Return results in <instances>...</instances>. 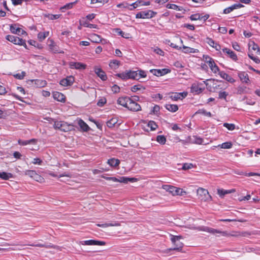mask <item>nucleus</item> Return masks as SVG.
<instances>
[{"mask_svg": "<svg viewBox=\"0 0 260 260\" xmlns=\"http://www.w3.org/2000/svg\"><path fill=\"white\" fill-rule=\"evenodd\" d=\"M201 231H205L208 233H210L212 234L215 235L216 234H220L221 236L224 237H238V236H245L246 233H240L237 232H233L232 233L230 234L227 231H222L214 229L209 227H203L200 229Z\"/></svg>", "mask_w": 260, "mask_h": 260, "instance_id": "obj_1", "label": "nucleus"}, {"mask_svg": "<svg viewBox=\"0 0 260 260\" xmlns=\"http://www.w3.org/2000/svg\"><path fill=\"white\" fill-rule=\"evenodd\" d=\"M162 188L173 196H183L184 193H186V192L182 189L170 185H164L162 186Z\"/></svg>", "mask_w": 260, "mask_h": 260, "instance_id": "obj_2", "label": "nucleus"}, {"mask_svg": "<svg viewBox=\"0 0 260 260\" xmlns=\"http://www.w3.org/2000/svg\"><path fill=\"white\" fill-rule=\"evenodd\" d=\"M197 192L199 199L202 201L209 202L212 200V197L206 189L200 187L198 189Z\"/></svg>", "mask_w": 260, "mask_h": 260, "instance_id": "obj_3", "label": "nucleus"}, {"mask_svg": "<svg viewBox=\"0 0 260 260\" xmlns=\"http://www.w3.org/2000/svg\"><path fill=\"white\" fill-rule=\"evenodd\" d=\"M182 239L181 236H173L171 235V240L174 245V247L170 248V250H178L180 251L182 249L183 246V243L180 241V240Z\"/></svg>", "mask_w": 260, "mask_h": 260, "instance_id": "obj_4", "label": "nucleus"}, {"mask_svg": "<svg viewBox=\"0 0 260 260\" xmlns=\"http://www.w3.org/2000/svg\"><path fill=\"white\" fill-rule=\"evenodd\" d=\"M6 39L8 41L14 43V44L23 46L25 47H26V44L25 43V40H23L22 39L19 38L18 37L12 35H7L6 37Z\"/></svg>", "mask_w": 260, "mask_h": 260, "instance_id": "obj_5", "label": "nucleus"}, {"mask_svg": "<svg viewBox=\"0 0 260 260\" xmlns=\"http://www.w3.org/2000/svg\"><path fill=\"white\" fill-rule=\"evenodd\" d=\"M206 62L208 63L210 69L214 73H216L219 71V69L218 66L216 64L213 59L208 56L205 57Z\"/></svg>", "mask_w": 260, "mask_h": 260, "instance_id": "obj_6", "label": "nucleus"}, {"mask_svg": "<svg viewBox=\"0 0 260 260\" xmlns=\"http://www.w3.org/2000/svg\"><path fill=\"white\" fill-rule=\"evenodd\" d=\"M128 110L133 111H138L141 110V107L140 105L131 98L130 101L128 103L127 108Z\"/></svg>", "mask_w": 260, "mask_h": 260, "instance_id": "obj_7", "label": "nucleus"}, {"mask_svg": "<svg viewBox=\"0 0 260 260\" xmlns=\"http://www.w3.org/2000/svg\"><path fill=\"white\" fill-rule=\"evenodd\" d=\"M48 41L50 42L49 44V47L50 50L54 53H63L64 52L60 51L59 47L55 44L54 41L52 39H48Z\"/></svg>", "mask_w": 260, "mask_h": 260, "instance_id": "obj_8", "label": "nucleus"}, {"mask_svg": "<svg viewBox=\"0 0 260 260\" xmlns=\"http://www.w3.org/2000/svg\"><path fill=\"white\" fill-rule=\"evenodd\" d=\"M81 244L85 245H104L105 242L104 241L95 240H89L86 241H83L81 242Z\"/></svg>", "mask_w": 260, "mask_h": 260, "instance_id": "obj_9", "label": "nucleus"}, {"mask_svg": "<svg viewBox=\"0 0 260 260\" xmlns=\"http://www.w3.org/2000/svg\"><path fill=\"white\" fill-rule=\"evenodd\" d=\"M150 72L154 75L156 76H161L170 72V70L167 69H151Z\"/></svg>", "mask_w": 260, "mask_h": 260, "instance_id": "obj_10", "label": "nucleus"}, {"mask_svg": "<svg viewBox=\"0 0 260 260\" xmlns=\"http://www.w3.org/2000/svg\"><path fill=\"white\" fill-rule=\"evenodd\" d=\"M69 66L71 69L77 70H84L86 68V65L79 62L71 61L69 63Z\"/></svg>", "mask_w": 260, "mask_h": 260, "instance_id": "obj_11", "label": "nucleus"}, {"mask_svg": "<svg viewBox=\"0 0 260 260\" xmlns=\"http://www.w3.org/2000/svg\"><path fill=\"white\" fill-rule=\"evenodd\" d=\"M74 82L73 76H70L60 80V84L63 86H71Z\"/></svg>", "mask_w": 260, "mask_h": 260, "instance_id": "obj_12", "label": "nucleus"}, {"mask_svg": "<svg viewBox=\"0 0 260 260\" xmlns=\"http://www.w3.org/2000/svg\"><path fill=\"white\" fill-rule=\"evenodd\" d=\"M11 32L18 35L26 34V32L20 28L17 27L16 24H11L10 26Z\"/></svg>", "mask_w": 260, "mask_h": 260, "instance_id": "obj_13", "label": "nucleus"}, {"mask_svg": "<svg viewBox=\"0 0 260 260\" xmlns=\"http://www.w3.org/2000/svg\"><path fill=\"white\" fill-rule=\"evenodd\" d=\"M94 72L102 80L106 81L107 80V77L106 73L102 69L96 67L94 68Z\"/></svg>", "mask_w": 260, "mask_h": 260, "instance_id": "obj_14", "label": "nucleus"}, {"mask_svg": "<svg viewBox=\"0 0 260 260\" xmlns=\"http://www.w3.org/2000/svg\"><path fill=\"white\" fill-rule=\"evenodd\" d=\"M131 98L128 96H122L118 98L117 103L124 107L127 108Z\"/></svg>", "mask_w": 260, "mask_h": 260, "instance_id": "obj_15", "label": "nucleus"}, {"mask_svg": "<svg viewBox=\"0 0 260 260\" xmlns=\"http://www.w3.org/2000/svg\"><path fill=\"white\" fill-rule=\"evenodd\" d=\"M201 85V84H193L191 87V92L194 94L201 93L203 91L204 88L200 86Z\"/></svg>", "mask_w": 260, "mask_h": 260, "instance_id": "obj_16", "label": "nucleus"}, {"mask_svg": "<svg viewBox=\"0 0 260 260\" xmlns=\"http://www.w3.org/2000/svg\"><path fill=\"white\" fill-rule=\"evenodd\" d=\"M238 76L243 83H248L250 81L248 74L245 72H239Z\"/></svg>", "mask_w": 260, "mask_h": 260, "instance_id": "obj_17", "label": "nucleus"}, {"mask_svg": "<svg viewBox=\"0 0 260 260\" xmlns=\"http://www.w3.org/2000/svg\"><path fill=\"white\" fill-rule=\"evenodd\" d=\"M206 43L211 47L215 48L217 51H219L221 49V46L216 43L213 40L210 38H206Z\"/></svg>", "mask_w": 260, "mask_h": 260, "instance_id": "obj_18", "label": "nucleus"}, {"mask_svg": "<svg viewBox=\"0 0 260 260\" xmlns=\"http://www.w3.org/2000/svg\"><path fill=\"white\" fill-rule=\"evenodd\" d=\"M222 51L224 53H226L227 55H228L233 60L236 61L238 59L237 55L232 50L227 48H224L222 49Z\"/></svg>", "mask_w": 260, "mask_h": 260, "instance_id": "obj_19", "label": "nucleus"}, {"mask_svg": "<svg viewBox=\"0 0 260 260\" xmlns=\"http://www.w3.org/2000/svg\"><path fill=\"white\" fill-rule=\"evenodd\" d=\"M53 98L57 101L61 102H64L66 100V97L62 93L56 91L54 92L53 94Z\"/></svg>", "mask_w": 260, "mask_h": 260, "instance_id": "obj_20", "label": "nucleus"}, {"mask_svg": "<svg viewBox=\"0 0 260 260\" xmlns=\"http://www.w3.org/2000/svg\"><path fill=\"white\" fill-rule=\"evenodd\" d=\"M142 12L143 14V19H150L153 18L157 14L156 12H154L152 10H147Z\"/></svg>", "mask_w": 260, "mask_h": 260, "instance_id": "obj_21", "label": "nucleus"}, {"mask_svg": "<svg viewBox=\"0 0 260 260\" xmlns=\"http://www.w3.org/2000/svg\"><path fill=\"white\" fill-rule=\"evenodd\" d=\"M219 75L222 79L226 80L230 83H234L235 81V80L232 77H231L224 71L219 72Z\"/></svg>", "mask_w": 260, "mask_h": 260, "instance_id": "obj_22", "label": "nucleus"}, {"mask_svg": "<svg viewBox=\"0 0 260 260\" xmlns=\"http://www.w3.org/2000/svg\"><path fill=\"white\" fill-rule=\"evenodd\" d=\"M108 164L112 167H116L120 164V160L118 159L112 158L108 160Z\"/></svg>", "mask_w": 260, "mask_h": 260, "instance_id": "obj_23", "label": "nucleus"}, {"mask_svg": "<svg viewBox=\"0 0 260 260\" xmlns=\"http://www.w3.org/2000/svg\"><path fill=\"white\" fill-rule=\"evenodd\" d=\"M78 123L80 128L84 132H87L89 129L88 125L82 119L78 120Z\"/></svg>", "mask_w": 260, "mask_h": 260, "instance_id": "obj_24", "label": "nucleus"}, {"mask_svg": "<svg viewBox=\"0 0 260 260\" xmlns=\"http://www.w3.org/2000/svg\"><path fill=\"white\" fill-rule=\"evenodd\" d=\"M13 177V174L10 173L0 172V178L3 180H7L10 178H12Z\"/></svg>", "mask_w": 260, "mask_h": 260, "instance_id": "obj_25", "label": "nucleus"}, {"mask_svg": "<svg viewBox=\"0 0 260 260\" xmlns=\"http://www.w3.org/2000/svg\"><path fill=\"white\" fill-rule=\"evenodd\" d=\"M120 223L118 222H114L113 223H104L97 224L98 226L103 228H107L108 226H120Z\"/></svg>", "mask_w": 260, "mask_h": 260, "instance_id": "obj_26", "label": "nucleus"}, {"mask_svg": "<svg viewBox=\"0 0 260 260\" xmlns=\"http://www.w3.org/2000/svg\"><path fill=\"white\" fill-rule=\"evenodd\" d=\"M116 76L124 80L129 79L128 70H126L124 72L118 73L116 75Z\"/></svg>", "mask_w": 260, "mask_h": 260, "instance_id": "obj_27", "label": "nucleus"}, {"mask_svg": "<svg viewBox=\"0 0 260 260\" xmlns=\"http://www.w3.org/2000/svg\"><path fill=\"white\" fill-rule=\"evenodd\" d=\"M165 108L169 111L175 112L178 110V107L177 105L174 104H166Z\"/></svg>", "mask_w": 260, "mask_h": 260, "instance_id": "obj_28", "label": "nucleus"}, {"mask_svg": "<svg viewBox=\"0 0 260 260\" xmlns=\"http://www.w3.org/2000/svg\"><path fill=\"white\" fill-rule=\"evenodd\" d=\"M182 48L184 49V50L183 51L185 53H197L199 52V50L198 49L190 48L189 47H187L184 45H183Z\"/></svg>", "mask_w": 260, "mask_h": 260, "instance_id": "obj_29", "label": "nucleus"}, {"mask_svg": "<svg viewBox=\"0 0 260 260\" xmlns=\"http://www.w3.org/2000/svg\"><path fill=\"white\" fill-rule=\"evenodd\" d=\"M235 191L236 190L235 189H232L231 190H224V189H218L217 192H218V194L220 197H223L226 194L234 192H235Z\"/></svg>", "mask_w": 260, "mask_h": 260, "instance_id": "obj_30", "label": "nucleus"}, {"mask_svg": "<svg viewBox=\"0 0 260 260\" xmlns=\"http://www.w3.org/2000/svg\"><path fill=\"white\" fill-rule=\"evenodd\" d=\"M49 35V31L40 32L38 34V38L40 42H42Z\"/></svg>", "mask_w": 260, "mask_h": 260, "instance_id": "obj_31", "label": "nucleus"}, {"mask_svg": "<svg viewBox=\"0 0 260 260\" xmlns=\"http://www.w3.org/2000/svg\"><path fill=\"white\" fill-rule=\"evenodd\" d=\"M72 127V125L69 124L67 122H63V123H62L61 128L60 129V131L64 132H67L71 131Z\"/></svg>", "mask_w": 260, "mask_h": 260, "instance_id": "obj_32", "label": "nucleus"}, {"mask_svg": "<svg viewBox=\"0 0 260 260\" xmlns=\"http://www.w3.org/2000/svg\"><path fill=\"white\" fill-rule=\"evenodd\" d=\"M150 4V2H144L143 1H137L134 3V5H136V7L143 6H149Z\"/></svg>", "mask_w": 260, "mask_h": 260, "instance_id": "obj_33", "label": "nucleus"}, {"mask_svg": "<svg viewBox=\"0 0 260 260\" xmlns=\"http://www.w3.org/2000/svg\"><path fill=\"white\" fill-rule=\"evenodd\" d=\"M128 76H129V79H135V80H138V75L137 72L138 71H131V70H128Z\"/></svg>", "mask_w": 260, "mask_h": 260, "instance_id": "obj_34", "label": "nucleus"}, {"mask_svg": "<svg viewBox=\"0 0 260 260\" xmlns=\"http://www.w3.org/2000/svg\"><path fill=\"white\" fill-rule=\"evenodd\" d=\"M236 173L238 175H245V176H260V174H258L257 173L250 172V173H247L243 172H238Z\"/></svg>", "mask_w": 260, "mask_h": 260, "instance_id": "obj_35", "label": "nucleus"}, {"mask_svg": "<svg viewBox=\"0 0 260 260\" xmlns=\"http://www.w3.org/2000/svg\"><path fill=\"white\" fill-rule=\"evenodd\" d=\"M137 181L136 178H129L127 177H122V183H127L128 182H134Z\"/></svg>", "mask_w": 260, "mask_h": 260, "instance_id": "obj_36", "label": "nucleus"}, {"mask_svg": "<svg viewBox=\"0 0 260 260\" xmlns=\"http://www.w3.org/2000/svg\"><path fill=\"white\" fill-rule=\"evenodd\" d=\"M117 122V120L116 118H111L107 122V125L110 128H112Z\"/></svg>", "mask_w": 260, "mask_h": 260, "instance_id": "obj_37", "label": "nucleus"}, {"mask_svg": "<svg viewBox=\"0 0 260 260\" xmlns=\"http://www.w3.org/2000/svg\"><path fill=\"white\" fill-rule=\"evenodd\" d=\"M61 16V14H48L45 15V17H47L50 20H55L58 19Z\"/></svg>", "mask_w": 260, "mask_h": 260, "instance_id": "obj_38", "label": "nucleus"}, {"mask_svg": "<svg viewBox=\"0 0 260 260\" xmlns=\"http://www.w3.org/2000/svg\"><path fill=\"white\" fill-rule=\"evenodd\" d=\"M232 143L231 142H224L219 146L221 148L223 149H230L232 147Z\"/></svg>", "mask_w": 260, "mask_h": 260, "instance_id": "obj_39", "label": "nucleus"}, {"mask_svg": "<svg viewBox=\"0 0 260 260\" xmlns=\"http://www.w3.org/2000/svg\"><path fill=\"white\" fill-rule=\"evenodd\" d=\"M223 126L229 131H233L236 128V126L233 123H224Z\"/></svg>", "mask_w": 260, "mask_h": 260, "instance_id": "obj_40", "label": "nucleus"}, {"mask_svg": "<svg viewBox=\"0 0 260 260\" xmlns=\"http://www.w3.org/2000/svg\"><path fill=\"white\" fill-rule=\"evenodd\" d=\"M156 141L161 144H164L166 142V139L163 135H158L156 138Z\"/></svg>", "mask_w": 260, "mask_h": 260, "instance_id": "obj_41", "label": "nucleus"}, {"mask_svg": "<svg viewBox=\"0 0 260 260\" xmlns=\"http://www.w3.org/2000/svg\"><path fill=\"white\" fill-rule=\"evenodd\" d=\"M142 89H145V88L140 84L134 85L131 87V90L133 92H136L138 90H140Z\"/></svg>", "mask_w": 260, "mask_h": 260, "instance_id": "obj_42", "label": "nucleus"}, {"mask_svg": "<svg viewBox=\"0 0 260 260\" xmlns=\"http://www.w3.org/2000/svg\"><path fill=\"white\" fill-rule=\"evenodd\" d=\"M181 95L179 93L175 92L173 93L170 97L174 101H177L178 100L181 99Z\"/></svg>", "mask_w": 260, "mask_h": 260, "instance_id": "obj_43", "label": "nucleus"}, {"mask_svg": "<svg viewBox=\"0 0 260 260\" xmlns=\"http://www.w3.org/2000/svg\"><path fill=\"white\" fill-rule=\"evenodd\" d=\"M64 121H55L53 125V127L55 129H58L60 130L62 123Z\"/></svg>", "mask_w": 260, "mask_h": 260, "instance_id": "obj_44", "label": "nucleus"}, {"mask_svg": "<svg viewBox=\"0 0 260 260\" xmlns=\"http://www.w3.org/2000/svg\"><path fill=\"white\" fill-rule=\"evenodd\" d=\"M138 80H139L141 78H145L146 77V74L145 71L143 70H138Z\"/></svg>", "mask_w": 260, "mask_h": 260, "instance_id": "obj_45", "label": "nucleus"}, {"mask_svg": "<svg viewBox=\"0 0 260 260\" xmlns=\"http://www.w3.org/2000/svg\"><path fill=\"white\" fill-rule=\"evenodd\" d=\"M107 100L105 98L100 99L97 102V105L99 107H102L106 103Z\"/></svg>", "mask_w": 260, "mask_h": 260, "instance_id": "obj_46", "label": "nucleus"}, {"mask_svg": "<svg viewBox=\"0 0 260 260\" xmlns=\"http://www.w3.org/2000/svg\"><path fill=\"white\" fill-rule=\"evenodd\" d=\"M202 114L204 115H206V116H207L208 117H211V112H207L206 111V110H204V109H201V110H198L197 112H196V114Z\"/></svg>", "mask_w": 260, "mask_h": 260, "instance_id": "obj_47", "label": "nucleus"}, {"mask_svg": "<svg viewBox=\"0 0 260 260\" xmlns=\"http://www.w3.org/2000/svg\"><path fill=\"white\" fill-rule=\"evenodd\" d=\"M248 56L249 57L253 60L255 63H259L260 62V59L257 57H255L252 53L251 52H249L248 53Z\"/></svg>", "mask_w": 260, "mask_h": 260, "instance_id": "obj_48", "label": "nucleus"}, {"mask_svg": "<svg viewBox=\"0 0 260 260\" xmlns=\"http://www.w3.org/2000/svg\"><path fill=\"white\" fill-rule=\"evenodd\" d=\"M148 127H149L151 130L153 131L156 129L157 127V124L153 121H150L148 124Z\"/></svg>", "mask_w": 260, "mask_h": 260, "instance_id": "obj_49", "label": "nucleus"}, {"mask_svg": "<svg viewBox=\"0 0 260 260\" xmlns=\"http://www.w3.org/2000/svg\"><path fill=\"white\" fill-rule=\"evenodd\" d=\"M253 50L254 51H256V52H259V49L258 45L257 44H255L253 42L252 45H250L249 46V50Z\"/></svg>", "mask_w": 260, "mask_h": 260, "instance_id": "obj_50", "label": "nucleus"}, {"mask_svg": "<svg viewBox=\"0 0 260 260\" xmlns=\"http://www.w3.org/2000/svg\"><path fill=\"white\" fill-rule=\"evenodd\" d=\"M36 172L34 170H26L25 171V175L33 178Z\"/></svg>", "mask_w": 260, "mask_h": 260, "instance_id": "obj_51", "label": "nucleus"}, {"mask_svg": "<svg viewBox=\"0 0 260 260\" xmlns=\"http://www.w3.org/2000/svg\"><path fill=\"white\" fill-rule=\"evenodd\" d=\"M167 8L168 9L176 10H179L180 11V9L179 8V6L175 4H168L167 5Z\"/></svg>", "mask_w": 260, "mask_h": 260, "instance_id": "obj_52", "label": "nucleus"}, {"mask_svg": "<svg viewBox=\"0 0 260 260\" xmlns=\"http://www.w3.org/2000/svg\"><path fill=\"white\" fill-rule=\"evenodd\" d=\"M234 10H235V8L234 7V5H233L232 6L224 9L223 10V13L227 14L231 13Z\"/></svg>", "mask_w": 260, "mask_h": 260, "instance_id": "obj_53", "label": "nucleus"}, {"mask_svg": "<svg viewBox=\"0 0 260 260\" xmlns=\"http://www.w3.org/2000/svg\"><path fill=\"white\" fill-rule=\"evenodd\" d=\"M108 2V0H91V4H99L100 5H103L104 3Z\"/></svg>", "mask_w": 260, "mask_h": 260, "instance_id": "obj_54", "label": "nucleus"}, {"mask_svg": "<svg viewBox=\"0 0 260 260\" xmlns=\"http://www.w3.org/2000/svg\"><path fill=\"white\" fill-rule=\"evenodd\" d=\"M112 31L113 33L116 34L118 35L122 36V35H124V32L121 30L120 28H115L113 29Z\"/></svg>", "mask_w": 260, "mask_h": 260, "instance_id": "obj_55", "label": "nucleus"}, {"mask_svg": "<svg viewBox=\"0 0 260 260\" xmlns=\"http://www.w3.org/2000/svg\"><path fill=\"white\" fill-rule=\"evenodd\" d=\"M33 179L35 180L40 182H42L44 179L42 176L38 174L37 173H36V174H35Z\"/></svg>", "mask_w": 260, "mask_h": 260, "instance_id": "obj_56", "label": "nucleus"}, {"mask_svg": "<svg viewBox=\"0 0 260 260\" xmlns=\"http://www.w3.org/2000/svg\"><path fill=\"white\" fill-rule=\"evenodd\" d=\"M190 19L192 21L200 20V14L197 13L191 15L190 16Z\"/></svg>", "mask_w": 260, "mask_h": 260, "instance_id": "obj_57", "label": "nucleus"}, {"mask_svg": "<svg viewBox=\"0 0 260 260\" xmlns=\"http://www.w3.org/2000/svg\"><path fill=\"white\" fill-rule=\"evenodd\" d=\"M25 75L24 72H22L21 73H18L14 75V76L18 79H23Z\"/></svg>", "mask_w": 260, "mask_h": 260, "instance_id": "obj_58", "label": "nucleus"}, {"mask_svg": "<svg viewBox=\"0 0 260 260\" xmlns=\"http://www.w3.org/2000/svg\"><path fill=\"white\" fill-rule=\"evenodd\" d=\"M75 3L76 2H73V3H70L67 4L66 5H64L63 7H61L60 8V9L62 10L63 9H71L73 7V5L75 4Z\"/></svg>", "mask_w": 260, "mask_h": 260, "instance_id": "obj_59", "label": "nucleus"}, {"mask_svg": "<svg viewBox=\"0 0 260 260\" xmlns=\"http://www.w3.org/2000/svg\"><path fill=\"white\" fill-rule=\"evenodd\" d=\"M116 7L118 8H126L128 7V4L126 2H123L122 3L117 5Z\"/></svg>", "mask_w": 260, "mask_h": 260, "instance_id": "obj_60", "label": "nucleus"}, {"mask_svg": "<svg viewBox=\"0 0 260 260\" xmlns=\"http://www.w3.org/2000/svg\"><path fill=\"white\" fill-rule=\"evenodd\" d=\"M228 95V93L227 92H226L225 91H220L219 92V99H223L225 100Z\"/></svg>", "mask_w": 260, "mask_h": 260, "instance_id": "obj_61", "label": "nucleus"}, {"mask_svg": "<svg viewBox=\"0 0 260 260\" xmlns=\"http://www.w3.org/2000/svg\"><path fill=\"white\" fill-rule=\"evenodd\" d=\"M111 181L115 182L122 183V177H119L118 178H116L115 177H111Z\"/></svg>", "mask_w": 260, "mask_h": 260, "instance_id": "obj_62", "label": "nucleus"}, {"mask_svg": "<svg viewBox=\"0 0 260 260\" xmlns=\"http://www.w3.org/2000/svg\"><path fill=\"white\" fill-rule=\"evenodd\" d=\"M42 160L39 158H34L32 163L34 165H41L42 163Z\"/></svg>", "mask_w": 260, "mask_h": 260, "instance_id": "obj_63", "label": "nucleus"}, {"mask_svg": "<svg viewBox=\"0 0 260 260\" xmlns=\"http://www.w3.org/2000/svg\"><path fill=\"white\" fill-rule=\"evenodd\" d=\"M119 61L117 60H112L110 61L109 66L113 68L115 66H118L119 65Z\"/></svg>", "mask_w": 260, "mask_h": 260, "instance_id": "obj_64", "label": "nucleus"}]
</instances>
